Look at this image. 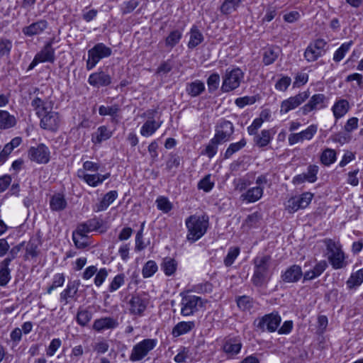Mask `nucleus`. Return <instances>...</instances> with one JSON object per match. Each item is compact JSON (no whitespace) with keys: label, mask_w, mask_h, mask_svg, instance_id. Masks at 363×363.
<instances>
[{"label":"nucleus","mask_w":363,"mask_h":363,"mask_svg":"<svg viewBox=\"0 0 363 363\" xmlns=\"http://www.w3.org/2000/svg\"><path fill=\"white\" fill-rule=\"evenodd\" d=\"M254 269L251 278L252 284L256 287L266 286L271 279L272 257L267 255L257 256L253 259Z\"/></svg>","instance_id":"1"},{"label":"nucleus","mask_w":363,"mask_h":363,"mask_svg":"<svg viewBox=\"0 0 363 363\" xmlns=\"http://www.w3.org/2000/svg\"><path fill=\"white\" fill-rule=\"evenodd\" d=\"M187 229L186 240L194 243L201 239L207 232L209 226V218L207 215H191L185 220Z\"/></svg>","instance_id":"2"},{"label":"nucleus","mask_w":363,"mask_h":363,"mask_svg":"<svg viewBox=\"0 0 363 363\" xmlns=\"http://www.w3.org/2000/svg\"><path fill=\"white\" fill-rule=\"evenodd\" d=\"M281 321V318L278 313H271L256 318L253 325L257 331L273 333L278 329Z\"/></svg>","instance_id":"3"},{"label":"nucleus","mask_w":363,"mask_h":363,"mask_svg":"<svg viewBox=\"0 0 363 363\" xmlns=\"http://www.w3.org/2000/svg\"><path fill=\"white\" fill-rule=\"evenodd\" d=\"M112 55L111 48L102 43H96L92 48L88 50V59L86 60V68L87 70L94 69L98 62Z\"/></svg>","instance_id":"4"},{"label":"nucleus","mask_w":363,"mask_h":363,"mask_svg":"<svg viewBox=\"0 0 363 363\" xmlns=\"http://www.w3.org/2000/svg\"><path fill=\"white\" fill-rule=\"evenodd\" d=\"M243 78L244 73L240 68H228L223 76L222 91L229 92L237 89L239 87Z\"/></svg>","instance_id":"5"},{"label":"nucleus","mask_w":363,"mask_h":363,"mask_svg":"<svg viewBox=\"0 0 363 363\" xmlns=\"http://www.w3.org/2000/svg\"><path fill=\"white\" fill-rule=\"evenodd\" d=\"M328 254V260L332 267L335 269H342L347 265L345 256L340 247L332 240L325 241Z\"/></svg>","instance_id":"6"},{"label":"nucleus","mask_w":363,"mask_h":363,"mask_svg":"<svg viewBox=\"0 0 363 363\" xmlns=\"http://www.w3.org/2000/svg\"><path fill=\"white\" fill-rule=\"evenodd\" d=\"M206 301L199 296L186 294L182 298L181 314L184 316H189L199 311L204 306Z\"/></svg>","instance_id":"7"},{"label":"nucleus","mask_w":363,"mask_h":363,"mask_svg":"<svg viewBox=\"0 0 363 363\" xmlns=\"http://www.w3.org/2000/svg\"><path fill=\"white\" fill-rule=\"evenodd\" d=\"M157 345L155 339H144L135 345L132 349L129 359L131 362H138L146 357Z\"/></svg>","instance_id":"8"},{"label":"nucleus","mask_w":363,"mask_h":363,"mask_svg":"<svg viewBox=\"0 0 363 363\" xmlns=\"http://www.w3.org/2000/svg\"><path fill=\"white\" fill-rule=\"evenodd\" d=\"M327 42L322 38H318L309 43L304 52V58L308 62L316 61L326 52Z\"/></svg>","instance_id":"9"},{"label":"nucleus","mask_w":363,"mask_h":363,"mask_svg":"<svg viewBox=\"0 0 363 363\" xmlns=\"http://www.w3.org/2000/svg\"><path fill=\"white\" fill-rule=\"evenodd\" d=\"M313 194L311 192H304L301 195L290 198L285 203V209L289 213H294L299 209L306 208L311 202Z\"/></svg>","instance_id":"10"},{"label":"nucleus","mask_w":363,"mask_h":363,"mask_svg":"<svg viewBox=\"0 0 363 363\" xmlns=\"http://www.w3.org/2000/svg\"><path fill=\"white\" fill-rule=\"evenodd\" d=\"M28 157L38 164H47L50 161V152L45 145L40 143L29 149Z\"/></svg>","instance_id":"11"},{"label":"nucleus","mask_w":363,"mask_h":363,"mask_svg":"<svg viewBox=\"0 0 363 363\" xmlns=\"http://www.w3.org/2000/svg\"><path fill=\"white\" fill-rule=\"evenodd\" d=\"M327 102L328 99L323 94H315L301 108L302 114L306 116L311 111L323 109L326 107Z\"/></svg>","instance_id":"12"},{"label":"nucleus","mask_w":363,"mask_h":363,"mask_svg":"<svg viewBox=\"0 0 363 363\" xmlns=\"http://www.w3.org/2000/svg\"><path fill=\"white\" fill-rule=\"evenodd\" d=\"M309 98V91H303L281 102L280 112L286 113L304 102Z\"/></svg>","instance_id":"13"},{"label":"nucleus","mask_w":363,"mask_h":363,"mask_svg":"<svg viewBox=\"0 0 363 363\" xmlns=\"http://www.w3.org/2000/svg\"><path fill=\"white\" fill-rule=\"evenodd\" d=\"M40 117L41 118L40 125L42 128L52 132L58 129L60 120L57 112L47 111Z\"/></svg>","instance_id":"14"},{"label":"nucleus","mask_w":363,"mask_h":363,"mask_svg":"<svg viewBox=\"0 0 363 363\" xmlns=\"http://www.w3.org/2000/svg\"><path fill=\"white\" fill-rule=\"evenodd\" d=\"M303 277L301 266L293 264L286 269L281 274V280L284 283L291 284L298 282Z\"/></svg>","instance_id":"15"},{"label":"nucleus","mask_w":363,"mask_h":363,"mask_svg":"<svg viewBox=\"0 0 363 363\" xmlns=\"http://www.w3.org/2000/svg\"><path fill=\"white\" fill-rule=\"evenodd\" d=\"M77 176L79 179L84 180L89 186L96 187L102 184L104 180L110 177V173L105 174H87L84 170L79 169Z\"/></svg>","instance_id":"16"},{"label":"nucleus","mask_w":363,"mask_h":363,"mask_svg":"<svg viewBox=\"0 0 363 363\" xmlns=\"http://www.w3.org/2000/svg\"><path fill=\"white\" fill-rule=\"evenodd\" d=\"M89 84L94 87L107 86L112 82L111 77L104 71L91 74L88 78Z\"/></svg>","instance_id":"17"},{"label":"nucleus","mask_w":363,"mask_h":363,"mask_svg":"<svg viewBox=\"0 0 363 363\" xmlns=\"http://www.w3.org/2000/svg\"><path fill=\"white\" fill-rule=\"evenodd\" d=\"M48 27V22L46 20L40 19L30 25L23 28V33L29 37L40 35Z\"/></svg>","instance_id":"18"},{"label":"nucleus","mask_w":363,"mask_h":363,"mask_svg":"<svg viewBox=\"0 0 363 363\" xmlns=\"http://www.w3.org/2000/svg\"><path fill=\"white\" fill-rule=\"evenodd\" d=\"M130 313L140 315L145 311L147 305V300L140 296H133L129 301Z\"/></svg>","instance_id":"19"},{"label":"nucleus","mask_w":363,"mask_h":363,"mask_svg":"<svg viewBox=\"0 0 363 363\" xmlns=\"http://www.w3.org/2000/svg\"><path fill=\"white\" fill-rule=\"evenodd\" d=\"M119 323L116 318L113 317H104L96 319L93 324V329L101 332L105 330L115 329Z\"/></svg>","instance_id":"20"},{"label":"nucleus","mask_w":363,"mask_h":363,"mask_svg":"<svg viewBox=\"0 0 363 363\" xmlns=\"http://www.w3.org/2000/svg\"><path fill=\"white\" fill-rule=\"evenodd\" d=\"M281 49L277 46H268L262 50V62L268 66L273 64L279 57Z\"/></svg>","instance_id":"21"},{"label":"nucleus","mask_w":363,"mask_h":363,"mask_svg":"<svg viewBox=\"0 0 363 363\" xmlns=\"http://www.w3.org/2000/svg\"><path fill=\"white\" fill-rule=\"evenodd\" d=\"M350 108V106L347 99H339L335 102L331 110L335 120L337 121L345 116Z\"/></svg>","instance_id":"22"},{"label":"nucleus","mask_w":363,"mask_h":363,"mask_svg":"<svg viewBox=\"0 0 363 363\" xmlns=\"http://www.w3.org/2000/svg\"><path fill=\"white\" fill-rule=\"evenodd\" d=\"M103 224V220L96 217L89 219L86 222L78 224L77 228L79 232L84 233L85 234L89 233L92 231L97 230L101 228Z\"/></svg>","instance_id":"23"},{"label":"nucleus","mask_w":363,"mask_h":363,"mask_svg":"<svg viewBox=\"0 0 363 363\" xmlns=\"http://www.w3.org/2000/svg\"><path fill=\"white\" fill-rule=\"evenodd\" d=\"M118 192L116 190H112L106 193L101 201L93 206V210L95 212L104 211L117 199Z\"/></svg>","instance_id":"24"},{"label":"nucleus","mask_w":363,"mask_h":363,"mask_svg":"<svg viewBox=\"0 0 363 363\" xmlns=\"http://www.w3.org/2000/svg\"><path fill=\"white\" fill-rule=\"evenodd\" d=\"M274 133L272 129L262 130L260 133L254 135L253 142L259 147H266L271 143Z\"/></svg>","instance_id":"25"},{"label":"nucleus","mask_w":363,"mask_h":363,"mask_svg":"<svg viewBox=\"0 0 363 363\" xmlns=\"http://www.w3.org/2000/svg\"><path fill=\"white\" fill-rule=\"evenodd\" d=\"M80 282L78 280L69 281L67 287L60 293V301L65 304L68 303V298H73L77 294Z\"/></svg>","instance_id":"26"},{"label":"nucleus","mask_w":363,"mask_h":363,"mask_svg":"<svg viewBox=\"0 0 363 363\" xmlns=\"http://www.w3.org/2000/svg\"><path fill=\"white\" fill-rule=\"evenodd\" d=\"M242 348V343L238 338H229L226 340L223 345V350L230 356L238 354Z\"/></svg>","instance_id":"27"},{"label":"nucleus","mask_w":363,"mask_h":363,"mask_svg":"<svg viewBox=\"0 0 363 363\" xmlns=\"http://www.w3.org/2000/svg\"><path fill=\"white\" fill-rule=\"evenodd\" d=\"M263 191V186L250 188L240 196V199L243 201H247V203L256 202L262 198Z\"/></svg>","instance_id":"28"},{"label":"nucleus","mask_w":363,"mask_h":363,"mask_svg":"<svg viewBox=\"0 0 363 363\" xmlns=\"http://www.w3.org/2000/svg\"><path fill=\"white\" fill-rule=\"evenodd\" d=\"M67 202L62 194H55L50 199V208L52 211H62L67 208Z\"/></svg>","instance_id":"29"},{"label":"nucleus","mask_w":363,"mask_h":363,"mask_svg":"<svg viewBox=\"0 0 363 363\" xmlns=\"http://www.w3.org/2000/svg\"><path fill=\"white\" fill-rule=\"evenodd\" d=\"M41 62H53L55 61V49L52 48V42H48L43 48L35 55Z\"/></svg>","instance_id":"30"},{"label":"nucleus","mask_w":363,"mask_h":363,"mask_svg":"<svg viewBox=\"0 0 363 363\" xmlns=\"http://www.w3.org/2000/svg\"><path fill=\"white\" fill-rule=\"evenodd\" d=\"M195 328L194 321H181L178 323L173 328L172 335L174 337L185 335L191 331Z\"/></svg>","instance_id":"31"},{"label":"nucleus","mask_w":363,"mask_h":363,"mask_svg":"<svg viewBox=\"0 0 363 363\" xmlns=\"http://www.w3.org/2000/svg\"><path fill=\"white\" fill-rule=\"evenodd\" d=\"M189 34L190 39L187 45L189 49L196 48L204 40L202 33L199 30L196 26H193L191 27Z\"/></svg>","instance_id":"32"},{"label":"nucleus","mask_w":363,"mask_h":363,"mask_svg":"<svg viewBox=\"0 0 363 363\" xmlns=\"http://www.w3.org/2000/svg\"><path fill=\"white\" fill-rule=\"evenodd\" d=\"M205 90V84L203 82L196 79L188 83L186 87V92L191 97H196Z\"/></svg>","instance_id":"33"},{"label":"nucleus","mask_w":363,"mask_h":363,"mask_svg":"<svg viewBox=\"0 0 363 363\" xmlns=\"http://www.w3.org/2000/svg\"><path fill=\"white\" fill-rule=\"evenodd\" d=\"M16 124V119L14 116L11 115L8 111L0 110V129H9Z\"/></svg>","instance_id":"34"},{"label":"nucleus","mask_w":363,"mask_h":363,"mask_svg":"<svg viewBox=\"0 0 363 363\" xmlns=\"http://www.w3.org/2000/svg\"><path fill=\"white\" fill-rule=\"evenodd\" d=\"M178 266L177 262L172 257H167L162 259L161 269L163 270L166 276H172L174 274Z\"/></svg>","instance_id":"35"},{"label":"nucleus","mask_w":363,"mask_h":363,"mask_svg":"<svg viewBox=\"0 0 363 363\" xmlns=\"http://www.w3.org/2000/svg\"><path fill=\"white\" fill-rule=\"evenodd\" d=\"M161 126V123L155 120H147L144 123L140 129V134L144 137H150Z\"/></svg>","instance_id":"36"},{"label":"nucleus","mask_w":363,"mask_h":363,"mask_svg":"<svg viewBox=\"0 0 363 363\" xmlns=\"http://www.w3.org/2000/svg\"><path fill=\"white\" fill-rule=\"evenodd\" d=\"M112 136V132L105 125L98 128L96 132L92 135L91 140L94 143H101L102 141L109 139Z\"/></svg>","instance_id":"37"},{"label":"nucleus","mask_w":363,"mask_h":363,"mask_svg":"<svg viewBox=\"0 0 363 363\" xmlns=\"http://www.w3.org/2000/svg\"><path fill=\"white\" fill-rule=\"evenodd\" d=\"M72 240L77 249H84L89 245L86 234L79 232L77 228L72 233Z\"/></svg>","instance_id":"38"},{"label":"nucleus","mask_w":363,"mask_h":363,"mask_svg":"<svg viewBox=\"0 0 363 363\" xmlns=\"http://www.w3.org/2000/svg\"><path fill=\"white\" fill-rule=\"evenodd\" d=\"M7 261H1L0 263V286H6L11 280V269L9 268Z\"/></svg>","instance_id":"39"},{"label":"nucleus","mask_w":363,"mask_h":363,"mask_svg":"<svg viewBox=\"0 0 363 363\" xmlns=\"http://www.w3.org/2000/svg\"><path fill=\"white\" fill-rule=\"evenodd\" d=\"M92 313L87 309L79 308L76 315L77 323L82 327H85L91 321Z\"/></svg>","instance_id":"40"},{"label":"nucleus","mask_w":363,"mask_h":363,"mask_svg":"<svg viewBox=\"0 0 363 363\" xmlns=\"http://www.w3.org/2000/svg\"><path fill=\"white\" fill-rule=\"evenodd\" d=\"M182 37V32L179 30H174L165 38V46L172 49L180 41Z\"/></svg>","instance_id":"41"},{"label":"nucleus","mask_w":363,"mask_h":363,"mask_svg":"<svg viewBox=\"0 0 363 363\" xmlns=\"http://www.w3.org/2000/svg\"><path fill=\"white\" fill-rule=\"evenodd\" d=\"M336 152L331 148L325 149L320 155V162L325 166H329L336 160Z\"/></svg>","instance_id":"42"},{"label":"nucleus","mask_w":363,"mask_h":363,"mask_svg":"<svg viewBox=\"0 0 363 363\" xmlns=\"http://www.w3.org/2000/svg\"><path fill=\"white\" fill-rule=\"evenodd\" d=\"M363 282V269L352 273L347 281V286L349 289L359 286Z\"/></svg>","instance_id":"43"},{"label":"nucleus","mask_w":363,"mask_h":363,"mask_svg":"<svg viewBox=\"0 0 363 363\" xmlns=\"http://www.w3.org/2000/svg\"><path fill=\"white\" fill-rule=\"evenodd\" d=\"M246 144L247 142L245 138L241 139L238 143H233L230 144V145L228 146V147L227 148L224 153V159H228L231 157V156L233 154L243 148L246 145Z\"/></svg>","instance_id":"44"},{"label":"nucleus","mask_w":363,"mask_h":363,"mask_svg":"<svg viewBox=\"0 0 363 363\" xmlns=\"http://www.w3.org/2000/svg\"><path fill=\"white\" fill-rule=\"evenodd\" d=\"M125 275L123 273L118 274L110 282L108 291L113 293L120 289L125 284Z\"/></svg>","instance_id":"45"},{"label":"nucleus","mask_w":363,"mask_h":363,"mask_svg":"<svg viewBox=\"0 0 363 363\" xmlns=\"http://www.w3.org/2000/svg\"><path fill=\"white\" fill-rule=\"evenodd\" d=\"M353 43L352 40L344 43L335 52L333 55V60L336 62H340L345 56V54L350 50Z\"/></svg>","instance_id":"46"},{"label":"nucleus","mask_w":363,"mask_h":363,"mask_svg":"<svg viewBox=\"0 0 363 363\" xmlns=\"http://www.w3.org/2000/svg\"><path fill=\"white\" fill-rule=\"evenodd\" d=\"M158 267L153 260L147 261L143 267L142 274L144 278L151 277L157 271Z\"/></svg>","instance_id":"47"},{"label":"nucleus","mask_w":363,"mask_h":363,"mask_svg":"<svg viewBox=\"0 0 363 363\" xmlns=\"http://www.w3.org/2000/svg\"><path fill=\"white\" fill-rule=\"evenodd\" d=\"M240 254V248L238 247H231L228 251L223 262L225 267H230Z\"/></svg>","instance_id":"48"},{"label":"nucleus","mask_w":363,"mask_h":363,"mask_svg":"<svg viewBox=\"0 0 363 363\" xmlns=\"http://www.w3.org/2000/svg\"><path fill=\"white\" fill-rule=\"evenodd\" d=\"M31 106L36 111V113L39 117L48 111L46 103L39 97H35L31 101Z\"/></svg>","instance_id":"49"},{"label":"nucleus","mask_w":363,"mask_h":363,"mask_svg":"<svg viewBox=\"0 0 363 363\" xmlns=\"http://www.w3.org/2000/svg\"><path fill=\"white\" fill-rule=\"evenodd\" d=\"M120 110L118 104H114L111 106H101L99 108V113L100 116H110L111 117H116Z\"/></svg>","instance_id":"50"},{"label":"nucleus","mask_w":363,"mask_h":363,"mask_svg":"<svg viewBox=\"0 0 363 363\" xmlns=\"http://www.w3.org/2000/svg\"><path fill=\"white\" fill-rule=\"evenodd\" d=\"M13 47L12 41L9 39L1 38H0V57L10 55Z\"/></svg>","instance_id":"51"},{"label":"nucleus","mask_w":363,"mask_h":363,"mask_svg":"<svg viewBox=\"0 0 363 363\" xmlns=\"http://www.w3.org/2000/svg\"><path fill=\"white\" fill-rule=\"evenodd\" d=\"M241 0H225L220 7V11L224 14H229L235 11Z\"/></svg>","instance_id":"52"},{"label":"nucleus","mask_w":363,"mask_h":363,"mask_svg":"<svg viewBox=\"0 0 363 363\" xmlns=\"http://www.w3.org/2000/svg\"><path fill=\"white\" fill-rule=\"evenodd\" d=\"M157 207L164 213H168L172 209V204L167 197L159 196L156 200Z\"/></svg>","instance_id":"53"},{"label":"nucleus","mask_w":363,"mask_h":363,"mask_svg":"<svg viewBox=\"0 0 363 363\" xmlns=\"http://www.w3.org/2000/svg\"><path fill=\"white\" fill-rule=\"evenodd\" d=\"M237 305L242 311H248L253 306L252 298L247 296H242L237 298Z\"/></svg>","instance_id":"54"},{"label":"nucleus","mask_w":363,"mask_h":363,"mask_svg":"<svg viewBox=\"0 0 363 363\" xmlns=\"http://www.w3.org/2000/svg\"><path fill=\"white\" fill-rule=\"evenodd\" d=\"M220 84V75L218 73L211 74L207 79V85L209 92L215 91Z\"/></svg>","instance_id":"55"},{"label":"nucleus","mask_w":363,"mask_h":363,"mask_svg":"<svg viewBox=\"0 0 363 363\" xmlns=\"http://www.w3.org/2000/svg\"><path fill=\"white\" fill-rule=\"evenodd\" d=\"M318 126L315 124L309 125L306 130L300 132L302 140H310L317 133Z\"/></svg>","instance_id":"56"},{"label":"nucleus","mask_w":363,"mask_h":363,"mask_svg":"<svg viewBox=\"0 0 363 363\" xmlns=\"http://www.w3.org/2000/svg\"><path fill=\"white\" fill-rule=\"evenodd\" d=\"M214 186V183L211 182V175H206L199 183L198 189H203L205 192L210 191Z\"/></svg>","instance_id":"57"},{"label":"nucleus","mask_w":363,"mask_h":363,"mask_svg":"<svg viewBox=\"0 0 363 363\" xmlns=\"http://www.w3.org/2000/svg\"><path fill=\"white\" fill-rule=\"evenodd\" d=\"M139 5V1L137 0H129L124 1L122 7L121 11L123 14H128L131 13L135 10V9Z\"/></svg>","instance_id":"58"},{"label":"nucleus","mask_w":363,"mask_h":363,"mask_svg":"<svg viewBox=\"0 0 363 363\" xmlns=\"http://www.w3.org/2000/svg\"><path fill=\"white\" fill-rule=\"evenodd\" d=\"M218 143L213 141L212 138L209 143L206 145L203 154L206 155L209 158H212L216 155L218 151Z\"/></svg>","instance_id":"59"},{"label":"nucleus","mask_w":363,"mask_h":363,"mask_svg":"<svg viewBox=\"0 0 363 363\" xmlns=\"http://www.w3.org/2000/svg\"><path fill=\"white\" fill-rule=\"evenodd\" d=\"M264 122V119L262 117H259L255 118L252 124L247 127V133L250 135H255L257 134V131L259 128H261L262 123Z\"/></svg>","instance_id":"60"},{"label":"nucleus","mask_w":363,"mask_h":363,"mask_svg":"<svg viewBox=\"0 0 363 363\" xmlns=\"http://www.w3.org/2000/svg\"><path fill=\"white\" fill-rule=\"evenodd\" d=\"M318 172V167L316 165H309L308 167V171L306 173H304L306 176V179L308 182L313 183L315 182L317 179V174Z\"/></svg>","instance_id":"61"},{"label":"nucleus","mask_w":363,"mask_h":363,"mask_svg":"<svg viewBox=\"0 0 363 363\" xmlns=\"http://www.w3.org/2000/svg\"><path fill=\"white\" fill-rule=\"evenodd\" d=\"M291 79L289 77H282L275 84V88L281 91H285L291 84Z\"/></svg>","instance_id":"62"},{"label":"nucleus","mask_w":363,"mask_h":363,"mask_svg":"<svg viewBox=\"0 0 363 363\" xmlns=\"http://www.w3.org/2000/svg\"><path fill=\"white\" fill-rule=\"evenodd\" d=\"M62 342L59 338H55L53 339L48 346V348L46 351V354L49 357H52L55 354L56 351L60 348L61 346Z\"/></svg>","instance_id":"63"},{"label":"nucleus","mask_w":363,"mask_h":363,"mask_svg":"<svg viewBox=\"0 0 363 363\" xmlns=\"http://www.w3.org/2000/svg\"><path fill=\"white\" fill-rule=\"evenodd\" d=\"M217 128L220 130H223V132L230 135V136L234 133V126L233 123L229 121L223 120L220 121L219 125L217 126Z\"/></svg>","instance_id":"64"}]
</instances>
